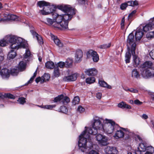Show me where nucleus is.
Listing matches in <instances>:
<instances>
[{"label": "nucleus", "mask_w": 154, "mask_h": 154, "mask_svg": "<svg viewBox=\"0 0 154 154\" xmlns=\"http://www.w3.org/2000/svg\"><path fill=\"white\" fill-rule=\"evenodd\" d=\"M63 95H58L57 97L54 98L53 101L55 103L58 102L59 103L62 104V99H63Z\"/></svg>", "instance_id": "obj_33"}, {"label": "nucleus", "mask_w": 154, "mask_h": 154, "mask_svg": "<svg viewBox=\"0 0 154 154\" xmlns=\"http://www.w3.org/2000/svg\"><path fill=\"white\" fill-rule=\"evenodd\" d=\"M127 45L129 48L131 47V52L133 56V64L134 67H136L139 65L140 60L139 58L135 55L136 44L134 38L133 33H131L128 35L127 39Z\"/></svg>", "instance_id": "obj_3"}, {"label": "nucleus", "mask_w": 154, "mask_h": 154, "mask_svg": "<svg viewBox=\"0 0 154 154\" xmlns=\"http://www.w3.org/2000/svg\"><path fill=\"white\" fill-rule=\"evenodd\" d=\"M146 36L148 38H151L154 37V31L148 33Z\"/></svg>", "instance_id": "obj_47"}, {"label": "nucleus", "mask_w": 154, "mask_h": 154, "mask_svg": "<svg viewBox=\"0 0 154 154\" xmlns=\"http://www.w3.org/2000/svg\"><path fill=\"white\" fill-rule=\"evenodd\" d=\"M105 152L107 154H117L118 151L115 147L108 146L105 149Z\"/></svg>", "instance_id": "obj_15"}, {"label": "nucleus", "mask_w": 154, "mask_h": 154, "mask_svg": "<svg viewBox=\"0 0 154 154\" xmlns=\"http://www.w3.org/2000/svg\"><path fill=\"white\" fill-rule=\"evenodd\" d=\"M89 54L91 55L94 62H97L99 60V57L96 52L92 50H90L87 53L88 57Z\"/></svg>", "instance_id": "obj_13"}, {"label": "nucleus", "mask_w": 154, "mask_h": 154, "mask_svg": "<svg viewBox=\"0 0 154 154\" xmlns=\"http://www.w3.org/2000/svg\"><path fill=\"white\" fill-rule=\"evenodd\" d=\"M119 127L118 125L111 119H106L103 122V128L102 131L108 134H112L115 130Z\"/></svg>", "instance_id": "obj_5"}, {"label": "nucleus", "mask_w": 154, "mask_h": 154, "mask_svg": "<svg viewBox=\"0 0 154 154\" xmlns=\"http://www.w3.org/2000/svg\"><path fill=\"white\" fill-rule=\"evenodd\" d=\"M131 76L134 78L138 79L140 78V74L139 72L137 69H133L131 73Z\"/></svg>", "instance_id": "obj_28"}, {"label": "nucleus", "mask_w": 154, "mask_h": 154, "mask_svg": "<svg viewBox=\"0 0 154 154\" xmlns=\"http://www.w3.org/2000/svg\"><path fill=\"white\" fill-rule=\"evenodd\" d=\"M19 72L18 68L16 67L12 68L10 70V73L13 76L17 75Z\"/></svg>", "instance_id": "obj_32"}, {"label": "nucleus", "mask_w": 154, "mask_h": 154, "mask_svg": "<svg viewBox=\"0 0 154 154\" xmlns=\"http://www.w3.org/2000/svg\"><path fill=\"white\" fill-rule=\"evenodd\" d=\"M95 81V79L94 77H88L86 79V82L88 84H91L94 83Z\"/></svg>", "instance_id": "obj_36"}, {"label": "nucleus", "mask_w": 154, "mask_h": 154, "mask_svg": "<svg viewBox=\"0 0 154 154\" xmlns=\"http://www.w3.org/2000/svg\"><path fill=\"white\" fill-rule=\"evenodd\" d=\"M129 103L131 104H133L134 102L132 100H130L128 101Z\"/></svg>", "instance_id": "obj_64"}, {"label": "nucleus", "mask_w": 154, "mask_h": 154, "mask_svg": "<svg viewBox=\"0 0 154 154\" xmlns=\"http://www.w3.org/2000/svg\"><path fill=\"white\" fill-rule=\"evenodd\" d=\"M102 94L100 92H98L96 94V97L98 99H100L102 97Z\"/></svg>", "instance_id": "obj_57"}, {"label": "nucleus", "mask_w": 154, "mask_h": 154, "mask_svg": "<svg viewBox=\"0 0 154 154\" xmlns=\"http://www.w3.org/2000/svg\"><path fill=\"white\" fill-rule=\"evenodd\" d=\"M135 138L136 140L139 141L140 142H142V141H144L143 140L142 137L140 135H135Z\"/></svg>", "instance_id": "obj_49"}, {"label": "nucleus", "mask_w": 154, "mask_h": 154, "mask_svg": "<svg viewBox=\"0 0 154 154\" xmlns=\"http://www.w3.org/2000/svg\"><path fill=\"white\" fill-rule=\"evenodd\" d=\"M136 10H134L130 14H129L128 16V17L129 18L133 16L136 13Z\"/></svg>", "instance_id": "obj_56"}, {"label": "nucleus", "mask_w": 154, "mask_h": 154, "mask_svg": "<svg viewBox=\"0 0 154 154\" xmlns=\"http://www.w3.org/2000/svg\"><path fill=\"white\" fill-rule=\"evenodd\" d=\"M149 55L151 58L154 60V49L152 50L149 53Z\"/></svg>", "instance_id": "obj_55"}, {"label": "nucleus", "mask_w": 154, "mask_h": 154, "mask_svg": "<svg viewBox=\"0 0 154 154\" xmlns=\"http://www.w3.org/2000/svg\"><path fill=\"white\" fill-rule=\"evenodd\" d=\"M59 111L64 113H66L68 112V109L66 106H61L59 109Z\"/></svg>", "instance_id": "obj_41"}, {"label": "nucleus", "mask_w": 154, "mask_h": 154, "mask_svg": "<svg viewBox=\"0 0 154 154\" xmlns=\"http://www.w3.org/2000/svg\"><path fill=\"white\" fill-rule=\"evenodd\" d=\"M128 6V4L127 3L122 4L120 5V8L122 10H124L126 9Z\"/></svg>", "instance_id": "obj_52"}, {"label": "nucleus", "mask_w": 154, "mask_h": 154, "mask_svg": "<svg viewBox=\"0 0 154 154\" xmlns=\"http://www.w3.org/2000/svg\"><path fill=\"white\" fill-rule=\"evenodd\" d=\"M78 76L77 73H75L64 77L63 79L64 81L67 82L74 81L76 79Z\"/></svg>", "instance_id": "obj_14"}, {"label": "nucleus", "mask_w": 154, "mask_h": 154, "mask_svg": "<svg viewBox=\"0 0 154 154\" xmlns=\"http://www.w3.org/2000/svg\"><path fill=\"white\" fill-rule=\"evenodd\" d=\"M51 36L52 40L57 46L59 47H63V44L61 42L60 40L58 38L57 36H55L52 34H51Z\"/></svg>", "instance_id": "obj_20"}, {"label": "nucleus", "mask_w": 154, "mask_h": 154, "mask_svg": "<svg viewBox=\"0 0 154 154\" xmlns=\"http://www.w3.org/2000/svg\"><path fill=\"white\" fill-rule=\"evenodd\" d=\"M42 80L43 79H42V77L41 78L40 77H38L35 80V81L37 83H38L39 82H40L41 83H44V82L42 81Z\"/></svg>", "instance_id": "obj_53"}, {"label": "nucleus", "mask_w": 154, "mask_h": 154, "mask_svg": "<svg viewBox=\"0 0 154 154\" xmlns=\"http://www.w3.org/2000/svg\"><path fill=\"white\" fill-rule=\"evenodd\" d=\"M141 71V75L144 78L152 77L154 76V67H152V68L143 70Z\"/></svg>", "instance_id": "obj_11"}, {"label": "nucleus", "mask_w": 154, "mask_h": 154, "mask_svg": "<svg viewBox=\"0 0 154 154\" xmlns=\"http://www.w3.org/2000/svg\"><path fill=\"white\" fill-rule=\"evenodd\" d=\"M128 5L134 6L138 5V2L137 1H131L127 2Z\"/></svg>", "instance_id": "obj_39"}, {"label": "nucleus", "mask_w": 154, "mask_h": 154, "mask_svg": "<svg viewBox=\"0 0 154 154\" xmlns=\"http://www.w3.org/2000/svg\"><path fill=\"white\" fill-rule=\"evenodd\" d=\"M54 75L55 77H58L60 75L59 70L58 67H56L54 69Z\"/></svg>", "instance_id": "obj_43"}, {"label": "nucleus", "mask_w": 154, "mask_h": 154, "mask_svg": "<svg viewBox=\"0 0 154 154\" xmlns=\"http://www.w3.org/2000/svg\"><path fill=\"white\" fill-rule=\"evenodd\" d=\"M73 60L71 58H68L66 61L65 65L66 66L68 67H70L72 66Z\"/></svg>", "instance_id": "obj_34"}, {"label": "nucleus", "mask_w": 154, "mask_h": 154, "mask_svg": "<svg viewBox=\"0 0 154 154\" xmlns=\"http://www.w3.org/2000/svg\"><path fill=\"white\" fill-rule=\"evenodd\" d=\"M83 53L81 50L77 51L75 54V62H79L81 61Z\"/></svg>", "instance_id": "obj_22"}, {"label": "nucleus", "mask_w": 154, "mask_h": 154, "mask_svg": "<svg viewBox=\"0 0 154 154\" xmlns=\"http://www.w3.org/2000/svg\"><path fill=\"white\" fill-rule=\"evenodd\" d=\"M111 45L110 43L107 44H104L100 46L99 48L100 49H105L109 48Z\"/></svg>", "instance_id": "obj_46"}, {"label": "nucleus", "mask_w": 154, "mask_h": 154, "mask_svg": "<svg viewBox=\"0 0 154 154\" xmlns=\"http://www.w3.org/2000/svg\"><path fill=\"white\" fill-rule=\"evenodd\" d=\"M134 133L128 128H121L119 130H117L114 137L116 139L123 138L125 135H127L126 137L128 138L133 136Z\"/></svg>", "instance_id": "obj_8"}, {"label": "nucleus", "mask_w": 154, "mask_h": 154, "mask_svg": "<svg viewBox=\"0 0 154 154\" xmlns=\"http://www.w3.org/2000/svg\"><path fill=\"white\" fill-rule=\"evenodd\" d=\"M80 101V98L79 97L77 96L74 97L72 101L73 104L75 105L78 104Z\"/></svg>", "instance_id": "obj_40"}, {"label": "nucleus", "mask_w": 154, "mask_h": 154, "mask_svg": "<svg viewBox=\"0 0 154 154\" xmlns=\"http://www.w3.org/2000/svg\"><path fill=\"white\" fill-rule=\"evenodd\" d=\"M85 109L81 106H79L77 109V112L81 113L84 112Z\"/></svg>", "instance_id": "obj_48"}, {"label": "nucleus", "mask_w": 154, "mask_h": 154, "mask_svg": "<svg viewBox=\"0 0 154 154\" xmlns=\"http://www.w3.org/2000/svg\"><path fill=\"white\" fill-rule=\"evenodd\" d=\"M142 117L143 119H146L148 118V116L146 114H143L142 115Z\"/></svg>", "instance_id": "obj_61"}, {"label": "nucleus", "mask_w": 154, "mask_h": 154, "mask_svg": "<svg viewBox=\"0 0 154 154\" xmlns=\"http://www.w3.org/2000/svg\"><path fill=\"white\" fill-rule=\"evenodd\" d=\"M55 106V105H49L43 106V107H42L44 109H51L53 108Z\"/></svg>", "instance_id": "obj_45"}, {"label": "nucleus", "mask_w": 154, "mask_h": 154, "mask_svg": "<svg viewBox=\"0 0 154 154\" xmlns=\"http://www.w3.org/2000/svg\"><path fill=\"white\" fill-rule=\"evenodd\" d=\"M93 137L91 134H88L85 130L79 136L78 145L79 149L82 152L88 151V149L93 145Z\"/></svg>", "instance_id": "obj_2"}, {"label": "nucleus", "mask_w": 154, "mask_h": 154, "mask_svg": "<svg viewBox=\"0 0 154 154\" xmlns=\"http://www.w3.org/2000/svg\"><path fill=\"white\" fill-rule=\"evenodd\" d=\"M65 65L64 62H60L57 63V66L56 67H59L60 68H63Z\"/></svg>", "instance_id": "obj_50"}, {"label": "nucleus", "mask_w": 154, "mask_h": 154, "mask_svg": "<svg viewBox=\"0 0 154 154\" xmlns=\"http://www.w3.org/2000/svg\"><path fill=\"white\" fill-rule=\"evenodd\" d=\"M94 122L92 124V127L94 131L91 128L85 127V130L88 131V134L94 135L96 134L97 133V130L102 131L103 128V124L99 119H94Z\"/></svg>", "instance_id": "obj_6"}, {"label": "nucleus", "mask_w": 154, "mask_h": 154, "mask_svg": "<svg viewBox=\"0 0 154 154\" xmlns=\"http://www.w3.org/2000/svg\"><path fill=\"white\" fill-rule=\"evenodd\" d=\"M42 79H43L42 82H46V81L49 80L50 79V76L49 74L48 73H45L44 75L42 76Z\"/></svg>", "instance_id": "obj_37"}, {"label": "nucleus", "mask_w": 154, "mask_h": 154, "mask_svg": "<svg viewBox=\"0 0 154 154\" xmlns=\"http://www.w3.org/2000/svg\"><path fill=\"white\" fill-rule=\"evenodd\" d=\"M150 146L145 141H142L139 144L137 148L135 150V152L136 154H141L142 152L146 151L147 147Z\"/></svg>", "instance_id": "obj_10"}, {"label": "nucleus", "mask_w": 154, "mask_h": 154, "mask_svg": "<svg viewBox=\"0 0 154 154\" xmlns=\"http://www.w3.org/2000/svg\"><path fill=\"white\" fill-rule=\"evenodd\" d=\"M38 60L39 61L41 62L42 60V57L41 56H39V55H38Z\"/></svg>", "instance_id": "obj_63"}, {"label": "nucleus", "mask_w": 154, "mask_h": 154, "mask_svg": "<svg viewBox=\"0 0 154 154\" xmlns=\"http://www.w3.org/2000/svg\"><path fill=\"white\" fill-rule=\"evenodd\" d=\"M22 38L17 36L12 35H8L0 41V45L4 47L6 46L8 43L11 44L15 43L16 42L21 41Z\"/></svg>", "instance_id": "obj_7"}, {"label": "nucleus", "mask_w": 154, "mask_h": 154, "mask_svg": "<svg viewBox=\"0 0 154 154\" xmlns=\"http://www.w3.org/2000/svg\"><path fill=\"white\" fill-rule=\"evenodd\" d=\"M98 84L99 86L103 88H106L108 89H111L112 88V86L108 85L106 82L104 80H99L98 81Z\"/></svg>", "instance_id": "obj_23"}, {"label": "nucleus", "mask_w": 154, "mask_h": 154, "mask_svg": "<svg viewBox=\"0 0 154 154\" xmlns=\"http://www.w3.org/2000/svg\"><path fill=\"white\" fill-rule=\"evenodd\" d=\"M85 72L88 76H95L97 74L98 71L96 69L93 68L86 69Z\"/></svg>", "instance_id": "obj_17"}, {"label": "nucleus", "mask_w": 154, "mask_h": 154, "mask_svg": "<svg viewBox=\"0 0 154 154\" xmlns=\"http://www.w3.org/2000/svg\"><path fill=\"white\" fill-rule=\"evenodd\" d=\"M26 63L23 61H21L19 63L18 67H17L19 71H23L25 69Z\"/></svg>", "instance_id": "obj_26"}, {"label": "nucleus", "mask_w": 154, "mask_h": 154, "mask_svg": "<svg viewBox=\"0 0 154 154\" xmlns=\"http://www.w3.org/2000/svg\"><path fill=\"white\" fill-rule=\"evenodd\" d=\"M46 67L49 69H53L54 66V63L51 61H48L45 64Z\"/></svg>", "instance_id": "obj_35"}, {"label": "nucleus", "mask_w": 154, "mask_h": 154, "mask_svg": "<svg viewBox=\"0 0 154 154\" xmlns=\"http://www.w3.org/2000/svg\"><path fill=\"white\" fill-rule=\"evenodd\" d=\"M129 91L132 93H137L138 92V91L136 89L131 88L130 89Z\"/></svg>", "instance_id": "obj_59"}, {"label": "nucleus", "mask_w": 154, "mask_h": 154, "mask_svg": "<svg viewBox=\"0 0 154 154\" xmlns=\"http://www.w3.org/2000/svg\"><path fill=\"white\" fill-rule=\"evenodd\" d=\"M4 98H8L11 99H14L15 97L13 95L10 93L3 94L0 93V99H3Z\"/></svg>", "instance_id": "obj_27"}, {"label": "nucleus", "mask_w": 154, "mask_h": 154, "mask_svg": "<svg viewBox=\"0 0 154 154\" xmlns=\"http://www.w3.org/2000/svg\"><path fill=\"white\" fill-rule=\"evenodd\" d=\"M30 32L34 36H35L39 44H41L43 43V39L40 35L33 30H31Z\"/></svg>", "instance_id": "obj_24"}, {"label": "nucleus", "mask_w": 154, "mask_h": 154, "mask_svg": "<svg viewBox=\"0 0 154 154\" xmlns=\"http://www.w3.org/2000/svg\"><path fill=\"white\" fill-rule=\"evenodd\" d=\"M86 0H77L79 4H84Z\"/></svg>", "instance_id": "obj_60"}, {"label": "nucleus", "mask_w": 154, "mask_h": 154, "mask_svg": "<svg viewBox=\"0 0 154 154\" xmlns=\"http://www.w3.org/2000/svg\"><path fill=\"white\" fill-rule=\"evenodd\" d=\"M127 48L128 50V51L126 53L125 56V61L126 63H130V59L131 56V54L130 53V49H131V47L130 46L129 48L127 47Z\"/></svg>", "instance_id": "obj_30"}, {"label": "nucleus", "mask_w": 154, "mask_h": 154, "mask_svg": "<svg viewBox=\"0 0 154 154\" xmlns=\"http://www.w3.org/2000/svg\"><path fill=\"white\" fill-rule=\"evenodd\" d=\"M95 146L94 144L91 145L88 149V151L85 152V153L86 154H100L98 152L95 150V148H94V146Z\"/></svg>", "instance_id": "obj_21"}, {"label": "nucleus", "mask_w": 154, "mask_h": 154, "mask_svg": "<svg viewBox=\"0 0 154 154\" xmlns=\"http://www.w3.org/2000/svg\"><path fill=\"white\" fill-rule=\"evenodd\" d=\"M95 138L98 143L102 146H106L108 144V137L101 134H96Z\"/></svg>", "instance_id": "obj_9"}, {"label": "nucleus", "mask_w": 154, "mask_h": 154, "mask_svg": "<svg viewBox=\"0 0 154 154\" xmlns=\"http://www.w3.org/2000/svg\"><path fill=\"white\" fill-rule=\"evenodd\" d=\"M62 99V104H65V103H67L70 101L68 97H64L63 95Z\"/></svg>", "instance_id": "obj_44"}, {"label": "nucleus", "mask_w": 154, "mask_h": 154, "mask_svg": "<svg viewBox=\"0 0 154 154\" xmlns=\"http://www.w3.org/2000/svg\"><path fill=\"white\" fill-rule=\"evenodd\" d=\"M125 22V17H123L122 20V22L121 23V28L123 29L124 27Z\"/></svg>", "instance_id": "obj_58"}, {"label": "nucleus", "mask_w": 154, "mask_h": 154, "mask_svg": "<svg viewBox=\"0 0 154 154\" xmlns=\"http://www.w3.org/2000/svg\"><path fill=\"white\" fill-rule=\"evenodd\" d=\"M20 42H16L15 43L10 45L11 50L8 55V59H14L17 55V50L21 48H25L27 46V42L22 38Z\"/></svg>", "instance_id": "obj_4"}, {"label": "nucleus", "mask_w": 154, "mask_h": 154, "mask_svg": "<svg viewBox=\"0 0 154 154\" xmlns=\"http://www.w3.org/2000/svg\"><path fill=\"white\" fill-rule=\"evenodd\" d=\"M140 27H141L142 30L146 32L154 29V25L152 23V20H151V21L145 26H140Z\"/></svg>", "instance_id": "obj_16"}, {"label": "nucleus", "mask_w": 154, "mask_h": 154, "mask_svg": "<svg viewBox=\"0 0 154 154\" xmlns=\"http://www.w3.org/2000/svg\"><path fill=\"white\" fill-rule=\"evenodd\" d=\"M118 106L122 108H126L128 109H131L130 106L127 104L125 102H122L118 104Z\"/></svg>", "instance_id": "obj_31"}, {"label": "nucleus", "mask_w": 154, "mask_h": 154, "mask_svg": "<svg viewBox=\"0 0 154 154\" xmlns=\"http://www.w3.org/2000/svg\"><path fill=\"white\" fill-rule=\"evenodd\" d=\"M7 17L5 16L4 18L2 19V20H15L17 18V16L13 14H8L7 15Z\"/></svg>", "instance_id": "obj_25"}, {"label": "nucleus", "mask_w": 154, "mask_h": 154, "mask_svg": "<svg viewBox=\"0 0 154 154\" xmlns=\"http://www.w3.org/2000/svg\"><path fill=\"white\" fill-rule=\"evenodd\" d=\"M0 75L3 79L8 78L10 76L9 70L5 68L2 69L0 72Z\"/></svg>", "instance_id": "obj_19"}, {"label": "nucleus", "mask_w": 154, "mask_h": 154, "mask_svg": "<svg viewBox=\"0 0 154 154\" xmlns=\"http://www.w3.org/2000/svg\"><path fill=\"white\" fill-rule=\"evenodd\" d=\"M26 98L23 97H20L18 98L17 100V101L20 104L23 105L26 102L25 100Z\"/></svg>", "instance_id": "obj_42"}, {"label": "nucleus", "mask_w": 154, "mask_h": 154, "mask_svg": "<svg viewBox=\"0 0 154 154\" xmlns=\"http://www.w3.org/2000/svg\"><path fill=\"white\" fill-rule=\"evenodd\" d=\"M37 74V70H36L34 73L33 76L32 77H31L29 80L28 81V82L30 83H31L32 81L34 78L36 77Z\"/></svg>", "instance_id": "obj_51"}, {"label": "nucleus", "mask_w": 154, "mask_h": 154, "mask_svg": "<svg viewBox=\"0 0 154 154\" xmlns=\"http://www.w3.org/2000/svg\"><path fill=\"white\" fill-rule=\"evenodd\" d=\"M40 8H43L39 10V13L42 15H48L52 14L53 18L57 25H54L55 27L60 26L62 29H68L69 21L70 20L76 13V10L69 5H60L57 8L64 12V14H59L54 12L57 8L55 5H51L50 3L44 1H40L37 3Z\"/></svg>", "instance_id": "obj_1"}, {"label": "nucleus", "mask_w": 154, "mask_h": 154, "mask_svg": "<svg viewBox=\"0 0 154 154\" xmlns=\"http://www.w3.org/2000/svg\"><path fill=\"white\" fill-rule=\"evenodd\" d=\"M134 103L137 105H140L142 103V102H140L139 100L137 99L134 101Z\"/></svg>", "instance_id": "obj_54"}, {"label": "nucleus", "mask_w": 154, "mask_h": 154, "mask_svg": "<svg viewBox=\"0 0 154 154\" xmlns=\"http://www.w3.org/2000/svg\"><path fill=\"white\" fill-rule=\"evenodd\" d=\"M123 89L126 91H129L130 89L128 87H123Z\"/></svg>", "instance_id": "obj_62"}, {"label": "nucleus", "mask_w": 154, "mask_h": 154, "mask_svg": "<svg viewBox=\"0 0 154 154\" xmlns=\"http://www.w3.org/2000/svg\"><path fill=\"white\" fill-rule=\"evenodd\" d=\"M153 67H154V65H153L152 63L150 61H147L141 65L140 67V71L146 69L152 68Z\"/></svg>", "instance_id": "obj_12"}, {"label": "nucleus", "mask_w": 154, "mask_h": 154, "mask_svg": "<svg viewBox=\"0 0 154 154\" xmlns=\"http://www.w3.org/2000/svg\"><path fill=\"white\" fill-rule=\"evenodd\" d=\"M55 23L54 20L49 18H46V21L45 23L48 25H51Z\"/></svg>", "instance_id": "obj_38"}, {"label": "nucleus", "mask_w": 154, "mask_h": 154, "mask_svg": "<svg viewBox=\"0 0 154 154\" xmlns=\"http://www.w3.org/2000/svg\"><path fill=\"white\" fill-rule=\"evenodd\" d=\"M32 54L28 49H26V52L24 54V59L27 61H29V60L32 57Z\"/></svg>", "instance_id": "obj_29"}, {"label": "nucleus", "mask_w": 154, "mask_h": 154, "mask_svg": "<svg viewBox=\"0 0 154 154\" xmlns=\"http://www.w3.org/2000/svg\"><path fill=\"white\" fill-rule=\"evenodd\" d=\"M143 33L141 27H140L137 30L135 34V36L136 41H139L143 36Z\"/></svg>", "instance_id": "obj_18"}]
</instances>
